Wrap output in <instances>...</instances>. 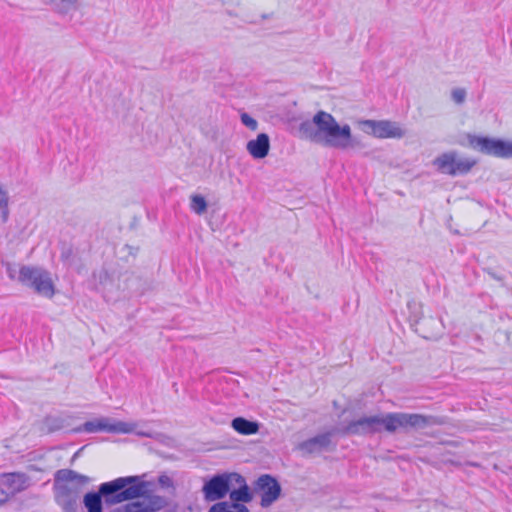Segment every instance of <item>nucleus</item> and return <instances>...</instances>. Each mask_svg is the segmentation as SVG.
<instances>
[{"label":"nucleus","instance_id":"f257e3e1","mask_svg":"<svg viewBox=\"0 0 512 512\" xmlns=\"http://www.w3.org/2000/svg\"><path fill=\"white\" fill-rule=\"evenodd\" d=\"M142 476L119 477L100 484L98 491L88 492L83 497L87 512H104L103 504L116 505L138 499L124 506L125 512H150L161 508L163 499L151 497L152 483L144 481Z\"/></svg>","mask_w":512,"mask_h":512},{"label":"nucleus","instance_id":"f03ea898","mask_svg":"<svg viewBox=\"0 0 512 512\" xmlns=\"http://www.w3.org/2000/svg\"><path fill=\"white\" fill-rule=\"evenodd\" d=\"M443 420L437 416H425L416 413H387L359 418L350 422L343 430L348 435H368L382 431L394 433L398 429H424L442 425Z\"/></svg>","mask_w":512,"mask_h":512},{"label":"nucleus","instance_id":"7ed1b4c3","mask_svg":"<svg viewBox=\"0 0 512 512\" xmlns=\"http://www.w3.org/2000/svg\"><path fill=\"white\" fill-rule=\"evenodd\" d=\"M299 131L311 142L326 147L346 150L353 147V136L348 124L340 125L335 117L323 110L318 111L311 120L303 121Z\"/></svg>","mask_w":512,"mask_h":512},{"label":"nucleus","instance_id":"20e7f679","mask_svg":"<svg viewBox=\"0 0 512 512\" xmlns=\"http://www.w3.org/2000/svg\"><path fill=\"white\" fill-rule=\"evenodd\" d=\"M88 476L71 469H60L55 474L54 497L63 512H77L80 498L88 485Z\"/></svg>","mask_w":512,"mask_h":512},{"label":"nucleus","instance_id":"39448f33","mask_svg":"<svg viewBox=\"0 0 512 512\" xmlns=\"http://www.w3.org/2000/svg\"><path fill=\"white\" fill-rule=\"evenodd\" d=\"M19 281L44 297L51 298L54 295V284L50 273L42 268L22 266L19 269Z\"/></svg>","mask_w":512,"mask_h":512},{"label":"nucleus","instance_id":"423d86ee","mask_svg":"<svg viewBox=\"0 0 512 512\" xmlns=\"http://www.w3.org/2000/svg\"><path fill=\"white\" fill-rule=\"evenodd\" d=\"M467 139L472 149L483 154L503 159L512 158V141L472 134Z\"/></svg>","mask_w":512,"mask_h":512},{"label":"nucleus","instance_id":"0eeeda50","mask_svg":"<svg viewBox=\"0 0 512 512\" xmlns=\"http://www.w3.org/2000/svg\"><path fill=\"white\" fill-rule=\"evenodd\" d=\"M436 169L450 176L465 175L476 165V160L461 157L456 151L442 153L433 161Z\"/></svg>","mask_w":512,"mask_h":512},{"label":"nucleus","instance_id":"6e6552de","mask_svg":"<svg viewBox=\"0 0 512 512\" xmlns=\"http://www.w3.org/2000/svg\"><path fill=\"white\" fill-rule=\"evenodd\" d=\"M359 126L364 133L380 139H400L405 136V130L394 121L368 119L360 121Z\"/></svg>","mask_w":512,"mask_h":512},{"label":"nucleus","instance_id":"1a4fd4ad","mask_svg":"<svg viewBox=\"0 0 512 512\" xmlns=\"http://www.w3.org/2000/svg\"><path fill=\"white\" fill-rule=\"evenodd\" d=\"M136 424L132 422H124V421H115L111 420L108 417H100L91 421H86L82 427L81 431L87 433H96L100 431H105L109 433H132L135 431Z\"/></svg>","mask_w":512,"mask_h":512},{"label":"nucleus","instance_id":"9d476101","mask_svg":"<svg viewBox=\"0 0 512 512\" xmlns=\"http://www.w3.org/2000/svg\"><path fill=\"white\" fill-rule=\"evenodd\" d=\"M232 481V473L213 476L203 486L205 499L208 501L223 499L231 489Z\"/></svg>","mask_w":512,"mask_h":512},{"label":"nucleus","instance_id":"9b49d317","mask_svg":"<svg viewBox=\"0 0 512 512\" xmlns=\"http://www.w3.org/2000/svg\"><path fill=\"white\" fill-rule=\"evenodd\" d=\"M256 490L261 492V506L269 507L275 502L281 493V487L278 481L272 476L265 474L256 481Z\"/></svg>","mask_w":512,"mask_h":512},{"label":"nucleus","instance_id":"f8f14e48","mask_svg":"<svg viewBox=\"0 0 512 512\" xmlns=\"http://www.w3.org/2000/svg\"><path fill=\"white\" fill-rule=\"evenodd\" d=\"M29 485V478L23 473H7L0 476V490L9 497L25 490Z\"/></svg>","mask_w":512,"mask_h":512},{"label":"nucleus","instance_id":"ddd939ff","mask_svg":"<svg viewBox=\"0 0 512 512\" xmlns=\"http://www.w3.org/2000/svg\"><path fill=\"white\" fill-rule=\"evenodd\" d=\"M232 485L229 490V496L232 502L248 503L252 500V494L246 483L245 478L233 472L232 473Z\"/></svg>","mask_w":512,"mask_h":512},{"label":"nucleus","instance_id":"4468645a","mask_svg":"<svg viewBox=\"0 0 512 512\" xmlns=\"http://www.w3.org/2000/svg\"><path fill=\"white\" fill-rule=\"evenodd\" d=\"M246 149L254 159L265 158L270 150V138L268 134H258L255 139L247 142Z\"/></svg>","mask_w":512,"mask_h":512},{"label":"nucleus","instance_id":"2eb2a0df","mask_svg":"<svg viewBox=\"0 0 512 512\" xmlns=\"http://www.w3.org/2000/svg\"><path fill=\"white\" fill-rule=\"evenodd\" d=\"M232 428L242 435H253L259 431V423L244 417H236L231 422Z\"/></svg>","mask_w":512,"mask_h":512},{"label":"nucleus","instance_id":"dca6fc26","mask_svg":"<svg viewBox=\"0 0 512 512\" xmlns=\"http://www.w3.org/2000/svg\"><path fill=\"white\" fill-rule=\"evenodd\" d=\"M190 207L196 214L201 215L207 209V202L201 195H193L191 197Z\"/></svg>","mask_w":512,"mask_h":512},{"label":"nucleus","instance_id":"f3484780","mask_svg":"<svg viewBox=\"0 0 512 512\" xmlns=\"http://www.w3.org/2000/svg\"><path fill=\"white\" fill-rule=\"evenodd\" d=\"M0 216L3 222H6L9 216L8 209V196L7 193L0 187Z\"/></svg>","mask_w":512,"mask_h":512},{"label":"nucleus","instance_id":"a211bd4d","mask_svg":"<svg viewBox=\"0 0 512 512\" xmlns=\"http://www.w3.org/2000/svg\"><path fill=\"white\" fill-rule=\"evenodd\" d=\"M49 432L60 430L63 427V420L59 417L49 416L45 420Z\"/></svg>","mask_w":512,"mask_h":512},{"label":"nucleus","instance_id":"6ab92c4d","mask_svg":"<svg viewBox=\"0 0 512 512\" xmlns=\"http://www.w3.org/2000/svg\"><path fill=\"white\" fill-rule=\"evenodd\" d=\"M466 95H467V92L464 88L458 87V88L452 89V91H451V99L457 105H461L465 102Z\"/></svg>","mask_w":512,"mask_h":512},{"label":"nucleus","instance_id":"aec40b11","mask_svg":"<svg viewBox=\"0 0 512 512\" xmlns=\"http://www.w3.org/2000/svg\"><path fill=\"white\" fill-rule=\"evenodd\" d=\"M317 448H324L331 442V433H324L312 438Z\"/></svg>","mask_w":512,"mask_h":512},{"label":"nucleus","instance_id":"412c9836","mask_svg":"<svg viewBox=\"0 0 512 512\" xmlns=\"http://www.w3.org/2000/svg\"><path fill=\"white\" fill-rule=\"evenodd\" d=\"M240 118H241L242 124L245 125L247 128H249L252 131L257 130L258 122L253 117H251L249 114L242 113Z\"/></svg>","mask_w":512,"mask_h":512},{"label":"nucleus","instance_id":"4be33fe9","mask_svg":"<svg viewBox=\"0 0 512 512\" xmlns=\"http://www.w3.org/2000/svg\"><path fill=\"white\" fill-rule=\"evenodd\" d=\"M47 3L62 5L64 12H67L69 9L73 8L77 2V0H44Z\"/></svg>","mask_w":512,"mask_h":512},{"label":"nucleus","instance_id":"5701e85b","mask_svg":"<svg viewBox=\"0 0 512 512\" xmlns=\"http://www.w3.org/2000/svg\"><path fill=\"white\" fill-rule=\"evenodd\" d=\"M208 512H232L231 504L228 502H218L212 505Z\"/></svg>","mask_w":512,"mask_h":512},{"label":"nucleus","instance_id":"b1692460","mask_svg":"<svg viewBox=\"0 0 512 512\" xmlns=\"http://www.w3.org/2000/svg\"><path fill=\"white\" fill-rule=\"evenodd\" d=\"M300 449L303 451H306L308 453L314 452L317 448V446L314 444L313 439L310 438L300 444Z\"/></svg>","mask_w":512,"mask_h":512},{"label":"nucleus","instance_id":"393cba45","mask_svg":"<svg viewBox=\"0 0 512 512\" xmlns=\"http://www.w3.org/2000/svg\"><path fill=\"white\" fill-rule=\"evenodd\" d=\"M6 273L9 276L10 279H18L19 280V270H17V267L12 264L6 265Z\"/></svg>","mask_w":512,"mask_h":512},{"label":"nucleus","instance_id":"a878e982","mask_svg":"<svg viewBox=\"0 0 512 512\" xmlns=\"http://www.w3.org/2000/svg\"><path fill=\"white\" fill-rule=\"evenodd\" d=\"M158 483L162 486V487H172L173 486V481L172 479L167 476V475H160L159 478H158Z\"/></svg>","mask_w":512,"mask_h":512},{"label":"nucleus","instance_id":"bb28decb","mask_svg":"<svg viewBox=\"0 0 512 512\" xmlns=\"http://www.w3.org/2000/svg\"><path fill=\"white\" fill-rule=\"evenodd\" d=\"M232 512H249V509L242 503L232 502L231 503Z\"/></svg>","mask_w":512,"mask_h":512},{"label":"nucleus","instance_id":"cd10ccee","mask_svg":"<svg viewBox=\"0 0 512 512\" xmlns=\"http://www.w3.org/2000/svg\"><path fill=\"white\" fill-rule=\"evenodd\" d=\"M10 497L4 494V490H0V505L5 503Z\"/></svg>","mask_w":512,"mask_h":512},{"label":"nucleus","instance_id":"c85d7f7f","mask_svg":"<svg viewBox=\"0 0 512 512\" xmlns=\"http://www.w3.org/2000/svg\"><path fill=\"white\" fill-rule=\"evenodd\" d=\"M138 435H141V436H148L147 433H144V432H137Z\"/></svg>","mask_w":512,"mask_h":512}]
</instances>
